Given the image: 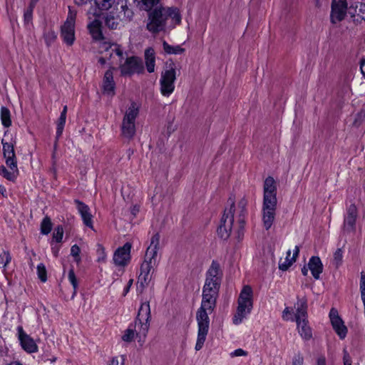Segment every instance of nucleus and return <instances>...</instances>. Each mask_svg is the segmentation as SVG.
<instances>
[{"label": "nucleus", "instance_id": "obj_1", "mask_svg": "<svg viewBox=\"0 0 365 365\" xmlns=\"http://www.w3.org/2000/svg\"><path fill=\"white\" fill-rule=\"evenodd\" d=\"M220 286V284L216 282L209 281L205 282L201 305L196 313L197 322V336L195 346L196 351H200L203 347L206 340L210 327L208 315L215 309Z\"/></svg>", "mask_w": 365, "mask_h": 365}, {"label": "nucleus", "instance_id": "obj_2", "mask_svg": "<svg viewBox=\"0 0 365 365\" xmlns=\"http://www.w3.org/2000/svg\"><path fill=\"white\" fill-rule=\"evenodd\" d=\"M181 19L177 8L158 6L149 14L147 29L154 34L170 30L180 24Z\"/></svg>", "mask_w": 365, "mask_h": 365}, {"label": "nucleus", "instance_id": "obj_3", "mask_svg": "<svg viewBox=\"0 0 365 365\" xmlns=\"http://www.w3.org/2000/svg\"><path fill=\"white\" fill-rule=\"evenodd\" d=\"M277 204L276 182L272 177H268L264 182L262 207V222L266 230L272 227L275 220Z\"/></svg>", "mask_w": 365, "mask_h": 365}, {"label": "nucleus", "instance_id": "obj_4", "mask_svg": "<svg viewBox=\"0 0 365 365\" xmlns=\"http://www.w3.org/2000/svg\"><path fill=\"white\" fill-rule=\"evenodd\" d=\"M103 16L106 26L110 29H118L124 23L130 21L133 16V11L128 8L126 2L121 1L115 3L108 10H101L98 15Z\"/></svg>", "mask_w": 365, "mask_h": 365}, {"label": "nucleus", "instance_id": "obj_5", "mask_svg": "<svg viewBox=\"0 0 365 365\" xmlns=\"http://www.w3.org/2000/svg\"><path fill=\"white\" fill-rule=\"evenodd\" d=\"M98 51L101 55L98 58V63L102 66L107 64L110 66L109 69L115 70L125 59L123 49L117 43L101 42L98 45Z\"/></svg>", "mask_w": 365, "mask_h": 365}, {"label": "nucleus", "instance_id": "obj_6", "mask_svg": "<svg viewBox=\"0 0 365 365\" xmlns=\"http://www.w3.org/2000/svg\"><path fill=\"white\" fill-rule=\"evenodd\" d=\"M253 307V291L250 286L245 285L241 290L236 312L232 318L233 324H241L250 314Z\"/></svg>", "mask_w": 365, "mask_h": 365}, {"label": "nucleus", "instance_id": "obj_7", "mask_svg": "<svg viewBox=\"0 0 365 365\" xmlns=\"http://www.w3.org/2000/svg\"><path fill=\"white\" fill-rule=\"evenodd\" d=\"M150 318V309L148 302H143L141 304L138 311V317L134 324H130V326L135 334L138 341L142 345L145 342L147 334L149 330V321Z\"/></svg>", "mask_w": 365, "mask_h": 365}, {"label": "nucleus", "instance_id": "obj_8", "mask_svg": "<svg viewBox=\"0 0 365 365\" xmlns=\"http://www.w3.org/2000/svg\"><path fill=\"white\" fill-rule=\"evenodd\" d=\"M1 144L5 163L10 170H8L4 166H1L0 175L8 180L14 181L19 175L14 145L12 143L6 142L4 139L1 140Z\"/></svg>", "mask_w": 365, "mask_h": 365}, {"label": "nucleus", "instance_id": "obj_9", "mask_svg": "<svg viewBox=\"0 0 365 365\" xmlns=\"http://www.w3.org/2000/svg\"><path fill=\"white\" fill-rule=\"evenodd\" d=\"M140 112V105L131 102L126 108L121 124L122 135L127 139H132L136 133L135 120Z\"/></svg>", "mask_w": 365, "mask_h": 365}, {"label": "nucleus", "instance_id": "obj_10", "mask_svg": "<svg viewBox=\"0 0 365 365\" xmlns=\"http://www.w3.org/2000/svg\"><path fill=\"white\" fill-rule=\"evenodd\" d=\"M76 12L69 9L66 21L61 26V36L68 46H72L75 41V23Z\"/></svg>", "mask_w": 365, "mask_h": 365}, {"label": "nucleus", "instance_id": "obj_11", "mask_svg": "<svg viewBox=\"0 0 365 365\" xmlns=\"http://www.w3.org/2000/svg\"><path fill=\"white\" fill-rule=\"evenodd\" d=\"M175 80L176 71L173 68L167 69L161 73L160 91L163 96L169 97L173 93Z\"/></svg>", "mask_w": 365, "mask_h": 365}, {"label": "nucleus", "instance_id": "obj_12", "mask_svg": "<svg viewBox=\"0 0 365 365\" xmlns=\"http://www.w3.org/2000/svg\"><path fill=\"white\" fill-rule=\"evenodd\" d=\"M349 6L346 0H332L331 4L330 21L336 24L349 15Z\"/></svg>", "mask_w": 365, "mask_h": 365}, {"label": "nucleus", "instance_id": "obj_13", "mask_svg": "<svg viewBox=\"0 0 365 365\" xmlns=\"http://www.w3.org/2000/svg\"><path fill=\"white\" fill-rule=\"evenodd\" d=\"M157 264V259L148 258L145 257V260L141 264L140 272L138 276V284H140L142 289H144L151 280V270Z\"/></svg>", "mask_w": 365, "mask_h": 365}, {"label": "nucleus", "instance_id": "obj_14", "mask_svg": "<svg viewBox=\"0 0 365 365\" xmlns=\"http://www.w3.org/2000/svg\"><path fill=\"white\" fill-rule=\"evenodd\" d=\"M234 212L232 207L225 210L220 225L217 228V235L222 239L226 240L230 235L234 222Z\"/></svg>", "mask_w": 365, "mask_h": 365}, {"label": "nucleus", "instance_id": "obj_15", "mask_svg": "<svg viewBox=\"0 0 365 365\" xmlns=\"http://www.w3.org/2000/svg\"><path fill=\"white\" fill-rule=\"evenodd\" d=\"M131 243L126 242L114 252L113 256V262L115 266L119 267H125L128 265L131 259Z\"/></svg>", "mask_w": 365, "mask_h": 365}, {"label": "nucleus", "instance_id": "obj_16", "mask_svg": "<svg viewBox=\"0 0 365 365\" xmlns=\"http://www.w3.org/2000/svg\"><path fill=\"white\" fill-rule=\"evenodd\" d=\"M122 76H130L142 72L143 66L141 61L137 57H129L119 66Z\"/></svg>", "mask_w": 365, "mask_h": 365}, {"label": "nucleus", "instance_id": "obj_17", "mask_svg": "<svg viewBox=\"0 0 365 365\" xmlns=\"http://www.w3.org/2000/svg\"><path fill=\"white\" fill-rule=\"evenodd\" d=\"M98 16L88 15V29L93 39L99 43L106 42L102 33L101 21Z\"/></svg>", "mask_w": 365, "mask_h": 365}, {"label": "nucleus", "instance_id": "obj_18", "mask_svg": "<svg viewBox=\"0 0 365 365\" xmlns=\"http://www.w3.org/2000/svg\"><path fill=\"white\" fill-rule=\"evenodd\" d=\"M17 331L19 340L20 341L23 349L30 354L37 352V344L35 341L24 331L22 327H18Z\"/></svg>", "mask_w": 365, "mask_h": 365}, {"label": "nucleus", "instance_id": "obj_19", "mask_svg": "<svg viewBox=\"0 0 365 365\" xmlns=\"http://www.w3.org/2000/svg\"><path fill=\"white\" fill-rule=\"evenodd\" d=\"M229 202H230V207H232V211L234 212V217L236 215L238 217V222L240 224V227L242 228L245 220V217L247 213V205L248 203L247 200L245 197H242L237 202V205H235L233 200L232 199L229 200Z\"/></svg>", "mask_w": 365, "mask_h": 365}, {"label": "nucleus", "instance_id": "obj_20", "mask_svg": "<svg viewBox=\"0 0 365 365\" xmlns=\"http://www.w3.org/2000/svg\"><path fill=\"white\" fill-rule=\"evenodd\" d=\"M329 318L333 329L337 335L340 337V339H344L346 336L347 329L341 319L339 317L336 309L333 308L330 310Z\"/></svg>", "mask_w": 365, "mask_h": 365}, {"label": "nucleus", "instance_id": "obj_21", "mask_svg": "<svg viewBox=\"0 0 365 365\" xmlns=\"http://www.w3.org/2000/svg\"><path fill=\"white\" fill-rule=\"evenodd\" d=\"M349 15L354 23L365 21V4L356 2L351 4L349 7Z\"/></svg>", "mask_w": 365, "mask_h": 365}, {"label": "nucleus", "instance_id": "obj_22", "mask_svg": "<svg viewBox=\"0 0 365 365\" xmlns=\"http://www.w3.org/2000/svg\"><path fill=\"white\" fill-rule=\"evenodd\" d=\"M113 69H108L106 71L103 82L102 88L103 93L109 96H113L115 95V83L113 80Z\"/></svg>", "mask_w": 365, "mask_h": 365}, {"label": "nucleus", "instance_id": "obj_23", "mask_svg": "<svg viewBox=\"0 0 365 365\" xmlns=\"http://www.w3.org/2000/svg\"><path fill=\"white\" fill-rule=\"evenodd\" d=\"M75 203L83 224L91 229H93V215L91 213L89 207L79 200H75Z\"/></svg>", "mask_w": 365, "mask_h": 365}, {"label": "nucleus", "instance_id": "obj_24", "mask_svg": "<svg viewBox=\"0 0 365 365\" xmlns=\"http://www.w3.org/2000/svg\"><path fill=\"white\" fill-rule=\"evenodd\" d=\"M115 3V0H93V6L88 9V15L97 16L101 10H108Z\"/></svg>", "mask_w": 365, "mask_h": 365}, {"label": "nucleus", "instance_id": "obj_25", "mask_svg": "<svg viewBox=\"0 0 365 365\" xmlns=\"http://www.w3.org/2000/svg\"><path fill=\"white\" fill-rule=\"evenodd\" d=\"M299 253V247L296 245L293 250L292 256L291 257L292 252L289 250L287 252L286 257L282 259H281L279 262V269L282 271L287 270L291 265L296 261V259Z\"/></svg>", "mask_w": 365, "mask_h": 365}, {"label": "nucleus", "instance_id": "obj_26", "mask_svg": "<svg viewBox=\"0 0 365 365\" xmlns=\"http://www.w3.org/2000/svg\"><path fill=\"white\" fill-rule=\"evenodd\" d=\"M294 309L295 321L307 319V299L306 297L297 298Z\"/></svg>", "mask_w": 365, "mask_h": 365}, {"label": "nucleus", "instance_id": "obj_27", "mask_svg": "<svg viewBox=\"0 0 365 365\" xmlns=\"http://www.w3.org/2000/svg\"><path fill=\"white\" fill-rule=\"evenodd\" d=\"M222 272L220 264L216 262H212L207 272L205 281L216 282L220 284Z\"/></svg>", "mask_w": 365, "mask_h": 365}, {"label": "nucleus", "instance_id": "obj_28", "mask_svg": "<svg viewBox=\"0 0 365 365\" xmlns=\"http://www.w3.org/2000/svg\"><path fill=\"white\" fill-rule=\"evenodd\" d=\"M307 266L314 278L318 279L323 271V264L320 258L319 257H312Z\"/></svg>", "mask_w": 365, "mask_h": 365}, {"label": "nucleus", "instance_id": "obj_29", "mask_svg": "<svg viewBox=\"0 0 365 365\" xmlns=\"http://www.w3.org/2000/svg\"><path fill=\"white\" fill-rule=\"evenodd\" d=\"M357 216V209L354 205H351L344 217V227L348 230H353Z\"/></svg>", "mask_w": 365, "mask_h": 365}, {"label": "nucleus", "instance_id": "obj_30", "mask_svg": "<svg viewBox=\"0 0 365 365\" xmlns=\"http://www.w3.org/2000/svg\"><path fill=\"white\" fill-rule=\"evenodd\" d=\"M298 332L304 340H309L312 337V329L308 325V320L300 319L296 321Z\"/></svg>", "mask_w": 365, "mask_h": 365}, {"label": "nucleus", "instance_id": "obj_31", "mask_svg": "<svg viewBox=\"0 0 365 365\" xmlns=\"http://www.w3.org/2000/svg\"><path fill=\"white\" fill-rule=\"evenodd\" d=\"M160 245V235L156 233L152 236L150 246L148 247L145 256L148 258L157 259V254Z\"/></svg>", "mask_w": 365, "mask_h": 365}, {"label": "nucleus", "instance_id": "obj_32", "mask_svg": "<svg viewBox=\"0 0 365 365\" xmlns=\"http://www.w3.org/2000/svg\"><path fill=\"white\" fill-rule=\"evenodd\" d=\"M145 61L146 69L149 73L155 71V53L152 48H148L145 51Z\"/></svg>", "mask_w": 365, "mask_h": 365}, {"label": "nucleus", "instance_id": "obj_33", "mask_svg": "<svg viewBox=\"0 0 365 365\" xmlns=\"http://www.w3.org/2000/svg\"><path fill=\"white\" fill-rule=\"evenodd\" d=\"M0 118L1 124L4 128H8L11 125V112L9 108L5 106L1 108Z\"/></svg>", "mask_w": 365, "mask_h": 365}, {"label": "nucleus", "instance_id": "obj_34", "mask_svg": "<svg viewBox=\"0 0 365 365\" xmlns=\"http://www.w3.org/2000/svg\"><path fill=\"white\" fill-rule=\"evenodd\" d=\"M163 47L165 52L168 54H181L185 51L180 46H170L166 41H163Z\"/></svg>", "mask_w": 365, "mask_h": 365}, {"label": "nucleus", "instance_id": "obj_35", "mask_svg": "<svg viewBox=\"0 0 365 365\" xmlns=\"http://www.w3.org/2000/svg\"><path fill=\"white\" fill-rule=\"evenodd\" d=\"M138 1L140 7L145 11L150 10L153 6L157 5L159 0H135Z\"/></svg>", "mask_w": 365, "mask_h": 365}, {"label": "nucleus", "instance_id": "obj_36", "mask_svg": "<svg viewBox=\"0 0 365 365\" xmlns=\"http://www.w3.org/2000/svg\"><path fill=\"white\" fill-rule=\"evenodd\" d=\"M52 229V223L49 217H45L41 224V232L43 235H48Z\"/></svg>", "mask_w": 365, "mask_h": 365}, {"label": "nucleus", "instance_id": "obj_37", "mask_svg": "<svg viewBox=\"0 0 365 365\" xmlns=\"http://www.w3.org/2000/svg\"><path fill=\"white\" fill-rule=\"evenodd\" d=\"M11 257L10 254L6 251H2L0 253V267L3 268L4 272L6 270V266L10 263Z\"/></svg>", "mask_w": 365, "mask_h": 365}, {"label": "nucleus", "instance_id": "obj_38", "mask_svg": "<svg viewBox=\"0 0 365 365\" xmlns=\"http://www.w3.org/2000/svg\"><path fill=\"white\" fill-rule=\"evenodd\" d=\"M68 279L73 287V293L72 297H74V296L76 294V289L78 288V280L73 268H71L68 272Z\"/></svg>", "mask_w": 365, "mask_h": 365}, {"label": "nucleus", "instance_id": "obj_39", "mask_svg": "<svg viewBox=\"0 0 365 365\" xmlns=\"http://www.w3.org/2000/svg\"><path fill=\"white\" fill-rule=\"evenodd\" d=\"M96 254H97V261L98 262H105L106 261L107 253L106 252L104 247L102 245L98 244L97 245Z\"/></svg>", "mask_w": 365, "mask_h": 365}, {"label": "nucleus", "instance_id": "obj_40", "mask_svg": "<svg viewBox=\"0 0 365 365\" xmlns=\"http://www.w3.org/2000/svg\"><path fill=\"white\" fill-rule=\"evenodd\" d=\"M37 274L40 280L45 282L47 280V271L45 265L43 263H40L36 267Z\"/></svg>", "mask_w": 365, "mask_h": 365}, {"label": "nucleus", "instance_id": "obj_41", "mask_svg": "<svg viewBox=\"0 0 365 365\" xmlns=\"http://www.w3.org/2000/svg\"><path fill=\"white\" fill-rule=\"evenodd\" d=\"M134 339H136V335L129 325L127 329L124 331V334L122 336V339L125 342H131Z\"/></svg>", "mask_w": 365, "mask_h": 365}, {"label": "nucleus", "instance_id": "obj_42", "mask_svg": "<svg viewBox=\"0 0 365 365\" xmlns=\"http://www.w3.org/2000/svg\"><path fill=\"white\" fill-rule=\"evenodd\" d=\"M66 117L60 115L56 127V137L59 138L62 133L66 123Z\"/></svg>", "mask_w": 365, "mask_h": 365}, {"label": "nucleus", "instance_id": "obj_43", "mask_svg": "<svg viewBox=\"0 0 365 365\" xmlns=\"http://www.w3.org/2000/svg\"><path fill=\"white\" fill-rule=\"evenodd\" d=\"M81 249L77 245H74L71 248V255L74 258V261L79 264L81 261Z\"/></svg>", "mask_w": 365, "mask_h": 365}, {"label": "nucleus", "instance_id": "obj_44", "mask_svg": "<svg viewBox=\"0 0 365 365\" xmlns=\"http://www.w3.org/2000/svg\"><path fill=\"white\" fill-rule=\"evenodd\" d=\"M36 3V2L33 1L32 0L29 7L24 12V17L26 24H29L31 21L34 6Z\"/></svg>", "mask_w": 365, "mask_h": 365}, {"label": "nucleus", "instance_id": "obj_45", "mask_svg": "<svg viewBox=\"0 0 365 365\" xmlns=\"http://www.w3.org/2000/svg\"><path fill=\"white\" fill-rule=\"evenodd\" d=\"M63 237V229L61 226H58L53 233V240L56 242H61Z\"/></svg>", "mask_w": 365, "mask_h": 365}, {"label": "nucleus", "instance_id": "obj_46", "mask_svg": "<svg viewBox=\"0 0 365 365\" xmlns=\"http://www.w3.org/2000/svg\"><path fill=\"white\" fill-rule=\"evenodd\" d=\"M304 356L301 352H297L292 358L291 365H304Z\"/></svg>", "mask_w": 365, "mask_h": 365}, {"label": "nucleus", "instance_id": "obj_47", "mask_svg": "<svg viewBox=\"0 0 365 365\" xmlns=\"http://www.w3.org/2000/svg\"><path fill=\"white\" fill-rule=\"evenodd\" d=\"M343 258V251L341 249H337L334 254V259L336 266L341 264Z\"/></svg>", "mask_w": 365, "mask_h": 365}, {"label": "nucleus", "instance_id": "obj_48", "mask_svg": "<svg viewBox=\"0 0 365 365\" xmlns=\"http://www.w3.org/2000/svg\"><path fill=\"white\" fill-rule=\"evenodd\" d=\"M230 355L232 358L237 357V356H245L247 355V352L242 349H235V351H232L230 354Z\"/></svg>", "mask_w": 365, "mask_h": 365}, {"label": "nucleus", "instance_id": "obj_49", "mask_svg": "<svg viewBox=\"0 0 365 365\" xmlns=\"http://www.w3.org/2000/svg\"><path fill=\"white\" fill-rule=\"evenodd\" d=\"M282 319L286 321L292 320L294 319L292 317L291 310L289 307H285L282 312Z\"/></svg>", "mask_w": 365, "mask_h": 365}, {"label": "nucleus", "instance_id": "obj_50", "mask_svg": "<svg viewBox=\"0 0 365 365\" xmlns=\"http://www.w3.org/2000/svg\"><path fill=\"white\" fill-rule=\"evenodd\" d=\"M360 290L361 294H365V272L361 273Z\"/></svg>", "mask_w": 365, "mask_h": 365}, {"label": "nucleus", "instance_id": "obj_51", "mask_svg": "<svg viewBox=\"0 0 365 365\" xmlns=\"http://www.w3.org/2000/svg\"><path fill=\"white\" fill-rule=\"evenodd\" d=\"M343 360H344V365H351V362H352L351 359L346 350L344 351Z\"/></svg>", "mask_w": 365, "mask_h": 365}, {"label": "nucleus", "instance_id": "obj_52", "mask_svg": "<svg viewBox=\"0 0 365 365\" xmlns=\"http://www.w3.org/2000/svg\"><path fill=\"white\" fill-rule=\"evenodd\" d=\"M74 2L77 5H85L89 4L91 5L90 8L93 6V0H74Z\"/></svg>", "mask_w": 365, "mask_h": 365}, {"label": "nucleus", "instance_id": "obj_53", "mask_svg": "<svg viewBox=\"0 0 365 365\" xmlns=\"http://www.w3.org/2000/svg\"><path fill=\"white\" fill-rule=\"evenodd\" d=\"M56 38V35L55 34L54 32L53 31H51V32H48L46 36V42L48 43V40L49 39V41H53L55 38Z\"/></svg>", "mask_w": 365, "mask_h": 365}, {"label": "nucleus", "instance_id": "obj_54", "mask_svg": "<svg viewBox=\"0 0 365 365\" xmlns=\"http://www.w3.org/2000/svg\"><path fill=\"white\" fill-rule=\"evenodd\" d=\"M317 365H327L325 356H319L317 360Z\"/></svg>", "mask_w": 365, "mask_h": 365}, {"label": "nucleus", "instance_id": "obj_55", "mask_svg": "<svg viewBox=\"0 0 365 365\" xmlns=\"http://www.w3.org/2000/svg\"><path fill=\"white\" fill-rule=\"evenodd\" d=\"M132 284H133V279H130L128 283V284H127V286L124 288V290H123V295L124 296L126 295L128 293Z\"/></svg>", "mask_w": 365, "mask_h": 365}, {"label": "nucleus", "instance_id": "obj_56", "mask_svg": "<svg viewBox=\"0 0 365 365\" xmlns=\"http://www.w3.org/2000/svg\"><path fill=\"white\" fill-rule=\"evenodd\" d=\"M51 250H52V252H53V255L55 257H57L58 255L60 247L59 246H53L51 247Z\"/></svg>", "mask_w": 365, "mask_h": 365}, {"label": "nucleus", "instance_id": "obj_57", "mask_svg": "<svg viewBox=\"0 0 365 365\" xmlns=\"http://www.w3.org/2000/svg\"><path fill=\"white\" fill-rule=\"evenodd\" d=\"M361 71L365 78V60L362 61L360 66Z\"/></svg>", "mask_w": 365, "mask_h": 365}, {"label": "nucleus", "instance_id": "obj_58", "mask_svg": "<svg viewBox=\"0 0 365 365\" xmlns=\"http://www.w3.org/2000/svg\"><path fill=\"white\" fill-rule=\"evenodd\" d=\"M0 193L3 195V196H5L6 195V187L2 185H0Z\"/></svg>", "mask_w": 365, "mask_h": 365}, {"label": "nucleus", "instance_id": "obj_59", "mask_svg": "<svg viewBox=\"0 0 365 365\" xmlns=\"http://www.w3.org/2000/svg\"><path fill=\"white\" fill-rule=\"evenodd\" d=\"M108 365H118V359L117 358H113L110 361Z\"/></svg>", "mask_w": 365, "mask_h": 365}, {"label": "nucleus", "instance_id": "obj_60", "mask_svg": "<svg viewBox=\"0 0 365 365\" xmlns=\"http://www.w3.org/2000/svg\"><path fill=\"white\" fill-rule=\"evenodd\" d=\"M67 110H68L67 106H65L63 108L61 115L66 117Z\"/></svg>", "mask_w": 365, "mask_h": 365}, {"label": "nucleus", "instance_id": "obj_61", "mask_svg": "<svg viewBox=\"0 0 365 365\" xmlns=\"http://www.w3.org/2000/svg\"><path fill=\"white\" fill-rule=\"evenodd\" d=\"M308 269H309V268H307L306 267H304L302 269V272L303 275H304V276H307V275Z\"/></svg>", "mask_w": 365, "mask_h": 365}, {"label": "nucleus", "instance_id": "obj_62", "mask_svg": "<svg viewBox=\"0 0 365 365\" xmlns=\"http://www.w3.org/2000/svg\"><path fill=\"white\" fill-rule=\"evenodd\" d=\"M38 0H33V1L37 2Z\"/></svg>", "mask_w": 365, "mask_h": 365}]
</instances>
